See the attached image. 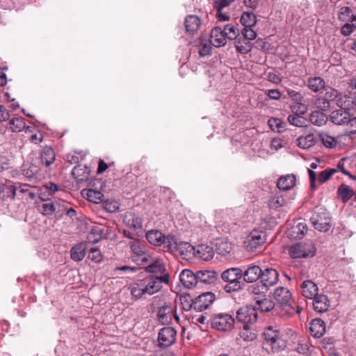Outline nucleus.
I'll list each match as a JSON object with an SVG mask.
<instances>
[{"label":"nucleus","mask_w":356,"mask_h":356,"mask_svg":"<svg viewBox=\"0 0 356 356\" xmlns=\"http://www.w3.org/2000/svg\"><path fill=\"white\" fill-rule=\"evenodd\" d=\"M138 271V278L135 282V300L155 294L161 290L163 283L168 284L170 282V276L166 270L159 273L160 276L147 275L144 278H140V274L143 272L141 270Z\"/></svg>","instance_id":"nucleus-1"},{"label":"nucleus","mask_w":356,"mask_h":356,"mask_svg":"<svg viewBox=\"0 0 356 356\" xmlns=\"http://www.w3.org/2000/svg\"><path fill=\"white\" fill-rule=\"evenodd\" d=\"M135 273L142 269L147 273H163L165 271L163 260L154 257L149 252L144 245L135 240Z\"/></svg>","instance_id":"nucleus-2"},{"label":"nucleus","mask_w":356,"mask_h":356,"mask_svg":"<svg viewBox=\"0 0 356 356\" xmlns=\"http://www.w3.org/2000/svg\"><path fill=\"white\" fill-rule=\"evenodd\" d=\"M293 335L294 333L292 332L289 336L286 330H280L277 326H268L263 332L264 348L268 353H273L283 350Z\"/></svg>","instance_id":"nucleus-3"},{"label":"nucleus","mask_w":356,"mask_h":356,"mask_svg":"<svg viewBox=\"0 0 356 356\" xmlns=\"http://www.w3.org/2000/svg\"><path fill=\"white\" fill-rule=\"evenodd\" d=\"M145 236L148 242L153 245H164V247L170 251L176 250L177 248V240L172 235L165 236L159 230L152 229L149 230Z\"/></svg>","instance_id":"nucleus-4"},{"label":"nucleus","mask_w":356,"mask_h":356,"mask_svg":"<svg viewBox=\"0 0 356 356\" xmlns=\"http://www.w3.org/2000/svg\"><path fill=\"white\" fill-rule=\"evenodd\" d=\"M243 277V270L239 268H231L225 270L221 274L222 280L227 282L225 286L227 292L236 291L241 288V280Z\"/></svg>","instance_id":"nucleus-5"},{"label":"nucleus","mask_w":356,"mask_h":356,"mask_svg":"<svg viewBox=\"0 0 356 356\" xmlns=\"http://www.w3.org/2000/svg\"><path fill=\"white\" fill-rule=\"evenodd\" d=\"M275 300L286 309V313L289 315H293L301 312L299 307L292 306L291 293L287 288L280 287L274 291Z\"/></svg>","instance_id":"nucleus-6"},{"label":"nucleus","mask_w":356,"mask_h":356,"mask_svg":"<svg viewBox=\"0 0 356 356\" xmlns=\"http://www.w3.org/2000/svg\"><path fill=\"white\" fill-rule=\"evenodd\" d=\"M315 253L316 248L312 241L296 243L289 249V254L294 259L312 257Z\"/></svg>","instance_id":"nucleus-7"},{"label":"nucleus","mask_w":356,"mask_h":356,"mask_svg":"<svg viewBox=\"0 0 356 356\" xmlns=\"http://www.w3.org/2000/svg\"><path fill=\"white\" fill-rule=\"evenodd\" d=\"M234 318L227 314H219L214 316L211 320L212 328L219 331L227 332L234 327Z\"/></svg>","instance_id":"nucleus-8"},{"label":"nucleus","mask_w":356,"mask_h":356,"mask_svg":"<svg viewBox=\"0 0 356 356\" xmlns=\"http://www.w3.org/2000/svg\"><path fill=\"white\" fill-rule=\"evenodd\" d=\"M266 241V234L259 229H253L246 237L244 245L248 250L253 251L263 245Z\"/></svg>","instance_id":"nucleus-9"},{"label":"nucleus","mask_w":356,"mask_h":356,"mask_svg":"<svg viewBox=\"0 0 356 356\" xmlns=\"http://www.w3.org/2000/svg\"><path fill=\"white\" fill-rule=\"evenodd\" d=\"M187 252H191L196 257L204 261L211 260L213 257V248L209 245L202 244L198 245L197 248H194L188 243H184L181 244Z\"/></svg>","instance_id":"nucleus-10"},{"label":"nucleus","mask_w":356,"mask_h":356,"mask_svg":"<svg viewBox=\"0 0 356 356\" xmlns=\"http://www.w3.org/2000/svg\"><path fill=\"white\" fill-rule=\"evenodd\" d=\"M236 319L244 325H251L257 320V312L255 307L245 306L236 312Z\"/></svg>","instance_id":"nucleus-11"},{"label":"nucleus","mask_w":356,"mask_h":356,"mask_svg":"<svg viewBox=\"0 0 356 356\" xmlns=\"http://www.w3.org/2000/svg\"><path fill=\"white\" fill-rule=\"evenodd\" d=\"M215 300L216 296L213 293L205 292L195 298L191 305V307L197 312H202L209 308Z\"/></svg>","instance_id":"nucleus-12"},{"label":"nucleus","mask_w":356,"mask_h":356,"mask_svg":"<svg viewBox=\"0 0 356 356\" xmlns=\"http://www.w3.org/2000/svg\"><path fill=\"white\" fill-rule=\"evenodd\" d=\"M177 331L171 327L162 328L158 336V341L161 346L168 347L175 343L176 340Z\"/></svg>","instance_id":"nucleus-13"},{"label":"nucleus","mask_w":356,"mask_h":356,"mask_svg":"<svg viewBox=\"0 0 356 356\" xmlns=\"http://www.w3.org/2000/svg\"><path fill=\"white\" fill-rule=\"evenodd\" d=\"M260 280L263 286L267 289L277 284L279 274L275 269L267 268L261 271Z\"/></svg>","instance_id":"nucleus-14"},{"label":"nucleus","mask_w":356,"mask_h":356,"mask_svg":"<svg viewBox=\"0 0 356 356\" xmlns=\"http://www.w3.org/2000/svg\"><path fill=\"white\" fill-rule=\"evenodd\" d=\"M157 316L159 321L162 324L168 325L171 323L173 316L177 321H179V317L174 313V308L168 305H163L159 309Z\"/></svg>","instance_id":"nucleus-15"},{"label":"nucleus","mask_w":356,"mask_h":356,"mask_svg":"<svg viewBox=\"0 0 356 356\" xmlns=\"http://www.w3.org/2000/svg\"><path fill=\"white\" fill-rule=\"evenodd\" d=\"M180 281L188 289H191L198 284L197 272L194 273L188 269H184L179 275Z\"/></svg>","instance_id":"nucleus-16"},{"label":"nucleus","mask_w":356,"mask_h":356,"mask_svg":"<svg viewBox=\"0 0 356 356\" xmlns=\"http://www.w3.org/2000/svg\"><path fill=\"white\" fill-rule=\"evenodd\" d=\"M210 42L216 47L225 46L227 42V38L223 29L219 26H216L212 29L210 35Z\"/></svg>","instance_id":"nucleus-17"},{"label":"nucleus","mask_w":356,"mask_h":356,"mask_svg":"<svg viewBox=\"0 0 356 356\" xmlns=\"http://www.w3.org/2000/svg\"><path fill=\"white\" fill-rule=\"evenodd\" d=\"M350 116L346 109L340 108L331 113L330 120L335 124L345 126Z\"/></svg>","instance_id":"nucleus-18"},{"label":"nucleus","mask_w":356,"mask_h":356,"mask_svg":"<svg viewBox=\"0 0 356 356\" xmlns=\"http://www.w3.org/2000/svg\"><path fill=\"white\" fill-rule=\"evenodd\" d=\"M337 97L336 92L331 89L325 93V97H319L314 101L315 106L322 111H327L330 108V99H334Z\"/></svg>","instance_id":"nucleus-19"},{"label":"nucleus","mask_w":356,"mask_h":356,"mask_svg":"<svg viewBox=\"0 0 356 356\" xmlns=\"http://www.w3.org/2000/svg\"><path fill=\"white\" fill-rule=\"evenodd\" d=\"M90 169L86 165L81 164L76 165L72 171V175L77 182H86L89 180Z\"/></svg>","instance_id":"nucleus-20"},{"label":"nucleus","mask_w":356,"mask_h":356,"mask_svg":"<svg viewBox=\"0 0 356 356\" xmlns=\"http://www.w3.org/2000/svg\"><path fill=\"white\" fill-rule=\"evenodd\" d=\"M198 284H211L216 282L218 274L214 270H201L197 271Z\"/></svg>","instance_id":"nucleus-21"},{"label":"nucleus","mask_w":356,"mask_h":356,"mask_svg":"<svg viewBox=\"0 0 356 356\" xmlns=\"http://www.w3.org/2000/svg\"><path fill=\"white\" fill-rule=\"evenodd\" d=\"M301 293L307 298L313 299L318 295V288L317 285L311 280H305L301 284Z\"/></svg>","instance_id":"nucleus-22"},{"label":"nucleus","mask_w":356,"mask_h":356,"mask_svg":"<svg viewBox=\"0 0 356 356\" xmlns=\"http://www.w3.org/2000/svg\"><path fill=\"white\" fill-rule=\"evenodd\" d=\"M184 25L187 33L194 34L200 27L201 20L195 15H189L185 18Z\"/></svg>","instance_id":"nucleus-23"},{"label":"nucleus","mask_w":356,"mask_h":356,"mask_svg":"<svg viewBox=\"0 0 356 356\" xmlns=\"http://www.w3.org/2000/svg\"><path fill=\"white\" fill-rule=\"evenodd\" d=\"M309 330L314 337L320 338L325 332V324L320 318L314 319L310 323Z\"/></svg>","instance_id":"nucleus-24"},{"label":"nucleus","mask_w":356,"mask_h":356,"mask_svg":"<svg viewBox=\"0 0 356 356\" xmlns=\"http://www.w3.org/2000/svg\"><path fill=\"white\" fill-rule=\"evenodd\" d=\"M262 270L258 266H249L244 273H243L244 280L246 282L252 283L260 279Z\"/></svg>","instance_id":"nucleus-25"},{"label":"nucleus","mask_w":356,"mask_h":356,"mask_svg":"<svg viewBox=\"0 0 356 356\" xmlns=\"http://www.w3.org/2000/svg\"><path fill=\"white\" fill-rule=\"evenodd\" d=\"M314 309L317 312H326L330 307V301L327 297L325 295H316L313 298Z\"/></svg>","instance_id":"nucleus-26"},{"label":"nucleus","mask_w":356,"mask_h":356,"mask_svg":"<svg viewBox=\"0 0 356 356\" xmlns=\"http://www.w3.org/2000/svg\"><path fill=\"white\" fill-rule=\"evenodd\" d=\"M296 177L294 175L282 176L277 181V186L280 190L289 191L296 184Z\"/></svg>","instance_id":"nucleus-27"},{"label":"nucleus","mask_w":356,"mask_h":356,"mask_svg":"<svg viewBox=\"0 0 356 356\" xmlns=\"http://www.w3.org/2000/svg\"><path fill=\"white\" fill-rule=\"evenodd\" d=\"M311 220L314 228L321 232H327L330 228V218L328 217L321 218L318 215H314Z\"/></svg>","instance_id":"nucleus-28"},{"label":"nucleus","mask_w":356,"mask_h":356,"mask_svg":"<svg viewBox=\"0 0 356 356\" xmlns=\"http://www.w3.org/2000/svg\"><path fill=\"white\" fill-rule=\"evenodd\" d=\"M81 193L88 199V200L93 203L97 204L103 200L104 195L100 191L97 189H85L82 191Z\"/></svg>","instance_id":"nucleus-29"},{"label":"nucleus","mask_w":356,"mask_h":356,"mask_svg":"<svg viewBox=\"0 0 356 356\" xmlns=\"http://www.w3.org/2000/svg\"><path fill=\"white\" fill-rule=\"evenodd\" d=\"M86 244L79 243L71 249V259L75 261H81L86 256Z\"/></svg>","instance_id":"nucleus-30"},{"label":"nucleus","mask_w":356,"mask_h":356,"mask_svg":"<svg viewBox=\"0 0 356 356\" xmlns=\"http://www.w3.org/2000/svg\"><path fill=\"white\" fill-rule=\"evenodd\" d=\"M307 87L314 92H321L325 88V81L319 76L310 77L307 79Z\"/></svg>","instance_id":"nucleus-31"},{"label":"nucleus","mask_w":356,"mask_h":356,"mask_svg":"<svg viewBox=\"0 0 356 356\" xmlns=\"http://www.w3.org/2000/svg\"><path fill=\"white\" fill-rule=\"evenodd\" d=\"M309 119L312 124L318 127H322L327 122V115L320 111H312Z\"/></svg>","instance_id":"nucleus-32"},{"label":"nucleus","mask_w":356,"mask_h":356,"mask_svg":"<svg viewBox=\"0 0 356 356\" xmlns=\"http://www.w3.org/2000/svg\"><path fill=\"white\" fill-rule=\"evenodd\" d=\"M41 161L46 166H49L55 161V153L54 149L49 146L44 147L40 155Z\"/></svg>","instance_id":"nucleus-33"},{"label":"nucleus","mask_w":356,"mask_h":356,"mask_svg":"<svg viewBox=\"0 0 356 356\" xmlns=\"http://www.w3.org/2000/svg\"><path fill=\"white\" fill-rule=\"evenodd\" d=\"M296 141L297 145L302 149H308L316 143L313 134H309L305 136H300L297 138Z\"/></svg>","instance_id":"nucleus-34"},{"label":"nucleus","mask_w":356,"mask_h":356,"mask_svg":"<svg viewBox=\"0 0 356 356\" xmlns=\"http://www.w3.org/2000/svg\"><path fill=\"white\" fill-rule=\"evenodd\" d=\"M235 48L237 52L241 54H246L252 50V44L250 41L238 38L235 42Z\"/></svg>","instance_id":"nucleus-35"},{"label":"nucleus","mask_w":356,"mask_h":356,"mask_svg":"<svg viewBox=\"0 0 356 356\" xmlns=\"http://www.w3.org/2000/svg\"><path fill=\"white\" fill-rule=\"evenodd\" d=\"M240 22L244 27H252L255 26L257 23V17L253 13L243 12L241 15Z\"/></svg>","instance_id":"nucleus-36"},{"label":"nucleus","mask_w":356,"mask_h":356,"mask_svg":"<svg viewBox=\"0 0 356 356\" xmlns=\"http://www.w3.org/2000/svg\"><path fill=\"white\" fill-rule=\"evenodd\" d=\"M256 332L250 325H243V329L240 332V337L246 341H252L257 338Z\"/></svg>","instance_id":"nucleus-37"},{"label":"nucleus","mask_w":356,"mask_h":356,"mask_svg":"<svg viewBox=\"0 0 356 356\" xmlns=\"http://www.w3.org/2000/svg\"><path fill=\"white\" fill-rule=\"evenodd\" d=\"M216 250L218 254L225 256L232 250V245L227 241H220L216 243Z\"/></svg>","instance_id":"nucleus-38"},{"label":"nucleus","mask_w":356,"mask_h":356,"mask_svg":"<svg viewBox=\"0 0 356 356\" xmlns=\"http://www.w3.org/2000/svg\"><path fill=\"white\" fill-rule=\"evenodd\" d=\"M256 305H257L258 309L261 312H268L272 310L274 307V302L268 298L257 299L255 300Z\"/></svg>","instance_id":"nucleus-39"},{"label":"nucleus","mask_w":356,"mask_h":356,"mask_svg":"<svg viewBox=\"0 0 356 356\" xmlns=\"http://www.w3.org/2000/svg\"><path fill=\"white\" fill-rule=\"evenodd\" d=\"M223 31L227 39L230 40L238 39L239 31L236 26L231 24H227L224 26Z\"/></svg>","instance_id":"nucleus-40"},{"label":"nucleus","mask_w":356,"mask_h":356,"mask_svg":"<svg viewBox=\"0 0 356 356\" xmlns=\"http://www.w3.org/2000/svg\"><path fill=\"white\" fill-rule=\"evenodd\" d=\"M289 122L298 127H307V119L301 115L292 114L288 116Z\"/></svg>","instance_id":"nucleus-41"},{"label":"nucleus","mask_w":356,"mask_h":356,"mask_svg":"<svg viewBox=\"0 0 356 356\" xmlns=\"http://www.w3.org/2000/svg\"><path fill=\"white\" fill-rule=\"evenodd\" d=\"M57 203L44 202L39 206L40 212L44 216L52 215L57 209Z\"/></svg>","instance_id":"nucleus-42"},{"label":"nucleus","mask_w":356,"mask_h":356,"mask_svg":"<svg viewBox=\"0 0 356 356\" xmlns=\"http://www.w3.org/2000/svg\"><path fill=\"white\" fill-rule=\"evenodd\" d=\"M9 124V129L13 132L21 131L25 127V122L21 117L13 118Z\"/></svg>","instance_id":"nucleus-43"},{"label":"nucleus","mask_w":356,"mask_h":356,"mask_svg":"<svg viewBox=\"0 0 356 356\" xmlns=\"http://www.w3.org/2000/svg\"><path fill=\"white\" fill-rule=\"evenodd\" d=\"M337 193L343 202H347L351 197H354L355 192L349 186L341 185L339 187Z\"/></svg>","instance_id":"nucleus-44"},{"label":"nucleus","mask_w":356,"mask_h":356,"mask_svg":"<svg viewBox=\"0 0 356 356\" xmlns=\"http://www.w3.org/2000/svg\"><path fill=\"white\" fill-rule=\"evenodd\" d=\"M291 109L293 114L303 115L308 111V105L304 102H297L291 105Z\"/></svg>","instance_id":"nucleus-45"},{"label":"nucleus","mask_w":356,"mask_h":356,"mask_svg":"<svg viewBox=\"0 0 356 356\" xmlns=\"http://www.w3.org/2000/svg\"><path fill=\"white\" fill-rule=\"evenodd\" d=\"M318 136L326 147L332 148L337 145L335 138L325 133H320Z\"/></svg>","instance_id":"nucleus-46"},{"label":"nucleus","mask_w":356,"mask_h":356,"mask_svg":"<svg viewBox=\"0 0 356 356\" xmlns=\"http://www.w3.org/2000/svg\"><path fill=\"white\" fill-rule=\"evenodd\" d=\"M353 16V10L348 6L342 7L339 13V18L341 21L348 22Z\"/></svg>","instance_id":"nucleus-47"},{"label":"nucleus","mask_w":356,"mask_h":356,"mask_svg":"<svg viewBox=\"0 0 356 356\" xmlns=\"http://www.w3.org/2000/svg\"><path fill=\"white\" fill-rule=\"evenodd\" d=\"M337 172L335 168L326 169L321 172L318 176V181L320 183H324L327 181L334 173Z\"/></svg>","instance_id":"nucleus-48"},{"label":"nucleus","mask_w":356,"mask_h":356,"mask_svg":"<svg viewBox=\"0 0 356 356\" xmlns=\"http://www.w3.org/2000/svg\"><path fill=\"white\" fill-rule=\"evenodd\" d=\"M285 204V200L282 196H275L269 201V207L271 209H277Z\"/></svg>","instance_id":"nucleus-49"},{"label":"nucleus","mask_w":356,"mask_h":356,"mask_svg":"<svg viewBox=\"0 0 356 356\" xmlns=\"http://www.w3.org/2000/svg\"><path fill=\"white\" fill-rule=\"evenodd\" d=\"M251 28L252 27H244L241 31L243 39L250 42L257 38V33Z\"/></svg>","instance_id":"nucleus-50"},{"label":"nucleus","mask_w":356,"mask_h":356,"mask_svg":"<svg viewBox=\"0 0 356 356\" xmlns=\"http://www.w3.org/2000/svg\"><path fill=\"white\" fill-rule=\"evenodd\" d=\"M293 232L296 234V237L301 238L306 232L307 227L305 223L298 222L296 226L293 227Z\"/></svg>","instance_id":"nucleus-51"},{"label":"nucleus","mask_w":356,"mask_h":356,"mask_svg":"<svg viewBox=\"0 0 356 356\" xmlns=\"http://www.w3.org/2000/svg\"><path fill=\"white\" fill-rule=\"evenodd\" d=\"M88 258L96 263L101 261L102 256L100 250L96 248H91L89 251Z\"/></svg>","instance_id":"nucleus-52"},{"label":"nucleus","mask_w":356,"mask_h":356,"mask_svg":"<svg viewBox=\"0 0 356 356\" xmlns=\"http://www.w3.org/2000/svg\"><path fill=\"white\" fill-rule=\"evenodd\" d=\"M345 126L348 133L350 134H356V117L350 116Z\"/></svg>","instance_id":"nucleus-53"},{"label":"nucleus","mask_w":356,"mask_h":356,"mask_svg":"<svg viewBox=\"0 0 356 356\" xmlns=\"http://www.w3.org/2000/svg\"><path fill=\"white\" fill-rule=\"evenodd\" d=\"M286 92L289 97L291 98L294 103L300 101L304 102V97L300 92L290 89H288Z\"/></svg>","instance_id":"nucleus-54"},{"label":"nucleus","mask_w":356,"mask_h":356,"mask_svg":"<svg viewBox=\"0 0 356 356\" xmlns=\"http://www.w3.org/2000/svg\"><path fill=\"white\" fill-rule=\"evenodd\" d=\"M234 0H215L214 8L216 10H222L224 8L230 5Z\"/></svg>","instance_id":"nucleus-55"},{"label":"nucleus","mask_w":356,"mask_h":356,"mask_svg":"<svg viewBox=\"0 0 356 356\" xmlns=\"http://www.w3.org/2000/svg\"><path fill=\"white\" fill-rule=\"evenodd\" d=\"M265 93L271 99L278 100L281 97V92L277 89L268 90Z\"/></svg>","instance_id":"nucleus-56"},{"label":"nucleus","mask_w":356,"mask_h":356,"mask_svg":"<svg viewBox=\"0 0 356 356\" xmlns=\"http://www.w3.org/2000/svg\"><path fill=\"white\" fill-rule=\"evenodd\" d=\"M268 124L270 127H276L278 131H281L280 129L284 128V123L279 118H271L268 120Z\"/></svg>","instance_id":"nucleus-57"},{"label":"nucleus","mask_w":356,"mask_h":356,"mask_svg":"<svg viewBox=\"0 0 356 356\" xmlns=\"http://www.w3.org/2000/svg\"><path fill=\"white\" fill-rule=\"evenodd\" d=\"M58 186L52 182H49L44 186V190L47 191V192L49 193V195H53V194L56 191H58Z\"/></svg>","instance_id":"nucleus-58"},{"label":"nucleus","mask_w":356,"mask_h":356,"mask_svg":"<svg viewBox=\"0 0 356 356\" xmlns=\"http://www.w3.org/2000/svg\"><path fill=\"white\" fill-rule=\"evenodd\" d=\"M353 26L348 24V23H346L341 29V33L345 35V36H348V35H350L352 32H353Z\"/></svg>","instance_id":"nucleus-59"},{"label":"nucleus","mask_w":356,"mask_h":356,"mask_svg":"<svg viewBox=\"0 0 356 356\" xmlns=\"http://www.w3.org/2000/svg\"><path fill=\"white\" fill-rule=\"evenodd\" d=\"M10 117L8 111L3 106L0 105V122L6 121Z\"/></svg>","instance_id":"nucleus-60"},{"label":"nucleus","mask_w":356,"mask_h":356,"mask_svg":"<svg viewBox=\"0 0 356 356\" xmlns=\"http://www.w3.org/2000/svg\"><path fill=\"white\" fill-rule=\"evenodd\" d=\"M243 4L249 8H251L252 10H255L259 5V1L258 0H243Z\"/></svg>","instance_id":"nucleus-61"},{"label":"nucleus","mask_w":356,"mask_h":356,"mask_svg":"<svg viewBox=\"0 0 356 356\" xmlns=\"http://www.w3.org/2000/svg\"><path fill=\"white\" fill-rule=\"evenodd\" d=\"M267 80L275 84H278L281 82V79L279 76L273 72H270L267 74Z\"/></svg>","instance_id":"nucleus-62"},{"label":"nucleus","mask_w":356,"mask_h":356,"mask_svg":"<svg viewBox=\"0 0 356 356\" xmlns=\"http://www.w3.org/2000/svg\"><path fill=\"white\" fill-rule=\"evenodd\" d=\"M211 51V47L210 46L204 44H203L199 49V54L201 56H205L210 54Z\"/></svg>","instance_id":"nucleus-63"},{"label":"nucleus","mask_w":356,"mask_h":356,"mask_svg":"<svg viewBox=\"0 0 356 356\" xmlns=\"http://www.w3.org/2000/svg\"><path fill=\"white\" fill-rule=\"evenodd\" d=\"M282 141L280 138H274L271 142V148L277 150L282 147Z\"/></svg>","instance_id":"nucleus-64"}]
</instances>
